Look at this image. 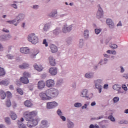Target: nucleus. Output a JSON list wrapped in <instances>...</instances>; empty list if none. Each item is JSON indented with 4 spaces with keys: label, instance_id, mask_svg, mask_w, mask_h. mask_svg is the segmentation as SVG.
<instances>
[{
    "label": "nucleus",
    "instance_id": "obj_62",
    "mask_svg": "<svg viewBox=\"0 0 128 128\" xmlns=\"http://www.w3.org/2000/svg\"><path fill=\"white\" fill-rule=\"evenodd\" d=\"M33 8H34V9L38 8V5L34 6Z\"/></svg>",
    "mask_w": 128,
    "mask_h": 128
},
{
    "label": "nucleus",
    "instance_id": "obj_6",
    "mask_svg": "<svg viewBox=\"0 0 128 128\" xmlns=\"http://www.w3.org/2000/svg\"><path fill=\"white\" fill-rule=\"evenodd\" d=\"M38 124V122L36 120H29L27 122V126H28V128H32L37 126Z\"/></svg>",
    "mask_w": 128,
    "mask_h": 128
},
{
    "label": "nucleus",
    "instance_id": "obj_29",
    "mask_svg": "<svg viewBox=\"0 0 128 128\" xmlns=\"http://www.w3.org/2000/svg\"><path fill=\"white\" fill-rule=\"evenodd\" d=\"M74 126V124L72 121H68L67 124V127L68 128H73Z\"/></svg>",
    "mask_w": 128,
    "mask_h": 128
},
{
    "label": "nucleus",
    "instance_id": "obj_53",
    "mask_svg": "<svg viewBox=\"0 0 128 128\" xmlns=\"http://www.w3.org/2000/svg\"><path fill=\"white\" fill-rule=\"evenodd\" d=\"M42 44H45L46 46H48V42H46V39L44 40Z\"/></svg>",
    "mask_w": 128,
    "mask_h": 128
},
{
    "label": "nucleus",
    "instance_id": "obj_38",
    "mask_svg": "<svg viewBox=\"0 0 128 128\" xmlns=\"http://www.w3.org/2000/svg\"><path fill=\"white\" fill-rule=\"evenodd\" d=\"M90 105V102H87L83 106H82V110H84V108H88V106Z\"/></svg>",
    "mask_w": 128,
    "mask_h": 128
},
{
    "label": "nucleus",
    "instance_id": "obj_45",
    "mask_svg": "<svg viewBox=\"0 0 128 128\" xmlns=\"http://www.w3.org/2000/svg\"><path fill=\"white\" fill-rule=\"evenodd\" d=\"M118 100H120V98H118V97H114L113 98V102L114 103L118 102Z\"/></svg>",
    "mask_w": 128,
    "mask_h": 128
},
{
    "label": "nucleus",
    "instance_id": "obj_41",
    "mask_svg": "<svg viewBox=\"0 0 128 128\" xmlns=\"http://www.w3.org/2000/svg\"><path fill=\"white\" fill-rule=\"evenodd\" d=\"M6 106L7 108H10L12 106V102L10 100H8L6 102Z\"/></svg>",
    "mask_w": 128,
    "mask_h": 128
},
{
    "label": "nucleus",
    "instance_id": "obj_1",
    "mask_svg": "<svg viewBox=\"0 0 128 128\" xmlns=\"http://www.w3.org/2000/svg\"><path fill=\"white\" fill-rule=\"evenodd\" d=\"M47 94L49 96L48 98L52 100V98H54L58 96L60 91L58 89L56 88H49L48 89Z\"/></svg>",
    "mask_w": 128,
    "mask_h": 128
},
{
    "label": "nucleus",
    "instance_id": "obj_4",
    "mask_svg": "<svg viewBox=\"0 0 128 128\" xmlns=\"http://www.w3.org/2000/svg\"><path fill=\"white\" fill-rule=\"evenodd\" d=\"M58 106V104L56 102H48L46 103V108L48 110H52V108H56Z\"/></svg>",
    "mask_w": 128,
    "mask_h": 128
},
{
    "label": "nucleus",
    "instance_id": "obj_48",
    "mask_svg": "<svg viewBox=\"0 0 128 128\" xmlns=\"http://www.w3.org/2000/svg\"><path fill=\"white\" fill-rule=\"evenodd\" d=\"M5 36H6V40H8L10 38H12V36L10 34H6Z\"/></svg>",
    "mask_w": 128,
    "mask_h": 128
},
{
    "label": "nucleus",
    "instance_id": "obj_34",
    "mask_svg": "<svg viewBox=\"0 0 128 128\" xmlns=\"http://www.w3.org/2000/svg\"><path fill=\"white\" fill-rule=\"evenodd\" d=\"M4 120H5V122H6V124H10L11 122H10V118L8 117L5 118Z\"/></svg>",
    "mask_w": 128,
    "mask_h": 128
},
{
    "label": "nucleus",
    "instance_id": "obj_59",
    "mask_svg": "<svg viewBox=\"0 0 128 128\" xmlns=\"http://www.w3.org/2000/svg\"><path fill=\"white\" fill-rule=\"evenodd\" d=\"M2 32H10V31L8 29L3 28Z\"/></svg>",
    "mask_w": 128,
    "mask_h": 128
},
{
    "label": "nucleus",
    "instance_id": "obj_50",
    "mask_svg": "<svg viewBox=\"0 0 128 128\" xmlns=\"http://www.w3.org/2000/svg\"><path fill=\"white\" fill-rule=\"evenodd\" d=\"M62 84V81L58 80L56 83V86H60Z\"/></svg>",
    "mask_w": 128,
    "mask_h": 128
},
{
    "label": "nucleus",
    "instance_id": "obj_36",
    "mask_svg": "<svg viewBox=\"0 0 128 128\" xmlns=\"http://www.w3.org/2000/svg\"><path fill=\"white\" fill-rule=\"evenodd\" d=\"M6 96H7L8 98H12V95L10 92L8 91L6 92Z\"/></svg>",
    "mask_w": 128,
    "mask_h": 128
},
{
    "label": "nucleus",
    "instance_id": "obj_33",
    "mask_svg": "<svg viewBox=\"0 0 128 128\" xmlns=\"http://www.w3.org/2000/svg\"><path fill=\"white\" fill-rule=\"evenodd\" d=\"M94 76V74L92 73H86L85 74V78H92Z\"/></svg>",
    "mask_w": 128,
    "mask_h": 128
},
{
    "label": "nucleus",
    "instance_id": "obj_40",
    "mask_svg": "<svg viewBox=\"0 0 128 128\" xmlns=\"http://www.w3.org/2000/svg\"><path fill=\"white\" fill-rule=\"evenodd\" d=\"M16 92L19 94H20L21 96H22L24 94V91L22 90L20 88H18L16 90Z\"/></svg>",
    "mask_w": 128,
    "mask_h": 128
},
{
    "label": "nucleus",
    "instance_id": "obj_60",
    "mask_svg": "<svg viewBox=\"0 0 128 128\" xmlns=\"http://www.w3.org/2000/svg\"><path fill=\"white\" fill-rule=\"evenodd\" d=\"M123 78H125L127 79L128 78V74H125L123 76Z\"/></svg>",
    "mask_w": 128,
    "mask_h": 128
},
{
    "label": "nucleus",
    "instance_id": "obj_20",
    "mask_svg": "<svg viewBox=\"0 0 128 128\" xmlns=\"http://www.w3.org/2000/svg\"><path fill=\"white\" fill-rule=\"evenodd\" d=\"M24 104L26 108H32V106H34V104H32V102L29 100H26L24 102Z\"/></svg>",
    "mask_w": 128,
    "mask_h": 128
},
{
    "label": "nucleus",
    "instance_id": "obj_28",
    "mask_svg": "<svg viewBox=\"0 0 128 128\" xmlns=\"http://www.w3.org/2000/svg\"><path fill=\"white\" fill-rule=\"evenodd\" d=\"M122 87H120V85L116 84L112 86V88L114 90H120Z\"/></svg>",
    "mask_w": 128,
    "mask_h": 128
},
{
    "label": "nucleus",
    "instance_id": "obj_7",
    "mask_svg": "<svg viewBox=\"0 0 128 128\" xmlns=\"http://www.w3.org/2000/svg\"><path fill=\"white\" fill-rule=\"evenodd\" d=\"M30 74L28 72H23V76L21 77L20 80H28V78H30Z\"/></svg>",
    "mask_w": 128,
    "mask_h": 128
},
{
    "label": "nucleus",
    "instance_id": "obj_35",
    "mask_svg": "<svg viewBox=\"0 0 128 128\" xmlns=\"http://www.w3.org/2000/svg\"><path fill=\"white\" fill-rule=\"evenodd\" d=\"M82 103L80 102H76L74 104V106L75 108H81V106H82Z\"/></svg>",
    "mask_w": 128,
    "mask_h": 128
},
{
    "label": "nucleus",
    "instance_id": "obj_16",
    "mask_svg": "<svg viewBox=\"0 0 128 128\" xmlns=\"http://www.w3.org/2000/svg\"><path fill=\"white\" fill-rule=\"evenodd\" d=\"M107 24L109 26L110 28H114V24L112 22V20L110 19H107L106 20Z\"/></svg>",
    "mask_w": 128,
    "mask_h": 128
},
{
    "label": "nucleus",
    "instance_id": "obj_63",
    "mask_svg": "<svg viewBox=\"0 0 128 128\" xmlns=\"http://www.w3.org/2000/svg\"><path fill=\"white\" fill-rule=\"evenodd\" d=\"M89 128H94V125L91 124Z\"/></svg>",
    "mask_w": 128,
    "mask_h": 128
},
{
    "label": "nucleus",
    "instance_id": "obj_8",
    "mask_svg": "<svg viewBox=\"0 0 128 128\" xmlns=\"http://www.w3.org/2000/svg\"><path fill=\"white\" fill-rule=\"evenodd\" d=\"M72 30V25L68 26V24H66L64 26L62 32L64 34H66V32H70Z\"/></svg>",
    "mask_w": 128,
    "mask_h": 128
},
{
    "label": "nucleus",
    "instance_id": "obj_25",
    "mask_svg": "<svg viewBox=\"0 0 128 128\" xmlns=\"http://www.w3.org/2000/svg\"><path fill=\"white\" fill-rule=\"evenodd\" d=\"M10 116L12 120H16V118H18V116H16V114L12 111L10 112Z\"/></svg>",
    "mask_w": 128,
    "mask_h": 128
},
{
    "label": "nucleus",
    "instance_id": "obj_58",
    "mask_svg": "<svg viewBox=\"0 0 128 128\" xmlns=\"http://www.w3.org/2000/svg\"><path fill=\"white\" fill-rule=\"evenodd\" d=\"M96 102H94L91 103L90 106H96Z\"/></svg>",
    "mask_w": 128,
    "mask_h": 128
},
{
    "label": "nucleus",
    "instance_id": "obj_30",
    "mask_svg": "<svg viewBox=\"0 0 128 128\" xmlns=\"http://www.w3.org/2000/svg\"><path fill=\"white\" fill-rule=\"evenodd\" d=\"M56 14H58L56 10H54L52 12L48 14V16H50V18H54V16Z\"/></svg>",
    "mask_w": 128,
    "mask_h": 128
},
{
    "label": "nucleus",
    "instance_id": "obj_64",
    "mask_svg": "<svg viewBox=\"0 0 128 128\" xmlns=\"http://www.w3.org/2000/svg\"><path fill=\"white\" fill-rule=\"evenodd\" d=\"M94 128H100V126H98V125L96 124L94 125Z\"/></svg>",
    "mask_w": 128,
    "mask_h": 128
},
{
    "label": "nucleus",
    "instance_id": "obj_22",
    "mask_svg": "<svg viewBox=\"0 0 128 128\" xmlns=\"http://www.w3.org/2000/svg\"><path fill=\"white\" fill-rule=\"evenodd\" d=\"M50 48L52 52L54 53L58 52V47H56L55 45L52 44L50 46Z\"/></svg>",
    "mask_w": 128,
    "mask_h": 128
},
{
    "label": "nucleus",
    "instance_id": "obj_9",
    "mask_svg": "<svg viewBox=\"0 0 128 128\" xmlns=\"http://www.w3.org/2000/svg\"><path fill=\"white\" fill-rule=\"evenodd\" d=\"M98 11L97 12L96 14V17L98 18H102L104 16V11L102 10V7H100V5H98Z\"/></svg>",
    "mask_w": 128,
    "mask_h": 128
},
{
    "label": "nucleus",
    "instance_id": "obj_11",
    "mask_svg": "<svg viewBox=\"0 0 128 128\" xmlns=\"http://www.w3.org/2000/svg\"><path fill=\"white\" fill-rule=\"evenodd\" d=\"M20 52H22V54H28L30 52V48L28 47L21 48H20Z\"/></svg>",
    "mask_w": 128,
    "mask_h": 128
},
{
    "label": "nucleus",
    "instance_id": "obj_19",
    "mask_svg": "<svg viewBox=\"0 0 128 128\" xmlns=\"http://www.w3.org/2000/svg\"><path fill=\"white\" fill-rule=\"evenodd\" d=\"M30 82L29 80H18L16 81V84L18 86H20L22 84H26Z\"/></svg>",
    "mask_w": 128,
    "mask_h": 128
},
{
    "label": "nucleus",
    "instance_id": "obj_5",
    "mask_svg": "<svg viewBox=\"0 0 128 128\" xmlns=\"http://www.w3.org/2000/svg\"><path fill=\"white\" fill-rule=\"evenodd\" d=\"M40 96L42 100H50V98H48L50 96L48 94V90L45 91V93L44 92L40 93Z\"/></svg>",
    "mask_w": 128,
    "mask_h": 128
},
{
    "label": "nucleus",
    "instance_id": "obj_14",
    "mask_svg": "<svg viewBox=\"0 0 128 128\" xmlns=\"http://www.w3.org/2000/svg\"><path fill=\"white\" fill-rule=\"evenodd\" d=\"M49 62L52 66H56V59L54 57L50 56L48 58Z\"/></svg>",
    "mask_w": 128,
    "mask_h": 128
},
{
    "label": "nucleus",
    "instance_id": "obj_46",
    "mask_svg": "<svg viewBox=\"0 0 128 128\" xmlns=\"http://www.w3.org/2000/svg\"><path fill=\"white\" fill-rule=\"evenodd\" d=\"M94 31L96 34H98L102 32V29L96 28Z\"/></svg>",
    "mask_w": 128,
    "mask_h": 128
},
{
    "label": "nucleus",
    "instance_id": "obj_61",
    "mask_svg": "<svg viewBox=\"0 0 128 128\" xmlns=\"http://www.w3.org/2000/svg\"><path fill=\"white\" fill-rule=\"evenodd\" d=\"M120 68H121V72H124V68H122V66H120Z\"/></svg>",
    "mask_w": 128,
    "mask_h": 128
},
{
    "label": "nucleus",
    "instance_id": "obj_31",
    "mask_svg": "<svg viewBox=\"0 0 128 128\" xmlns=\"http://www.w3.org/2000/svg\"><path fill=\"white\" fill-rule=\"evenodd\" d=\"M10 84V82L8 80H2L0 82L1 86H8Z\"/></svg>",
    "mask_w": 128,
    "mask_h": 128
},
{
    "label": "nucleus",
    "instance_id": "obj_12",
    "mask_svg": "<svg viewBox=\"0 0 128 128\" xmlns=\"http://www.w3.org/2000/svg\"><path fill=\"white\" fill-rule=\"evenodd\" d=\"M95 88L98 90L99 94L102 92V86H100V82L98 81H94Z\"/></svg>",
    "mask_w": 128,
    "mask_h": 128
},
{
    "label": "nucleus",
    "instance_id": "obj_26",
    "mask_svg": "<svg viewBox=\"0 0 128 128\" xmlns=\"http://www.w3.org/2000/svg\"><path fill=\"white\" fill-rule=\"evenodd\" d=\"M6 74L4 68L0 67V76H6Z\"/></svg>",
    "mask_w": 128,
    "mask_h": 128
},
{
    "label": "nucleus",
    "instance_id": "obj_42",
    "mask_svg": "<svg viewBox=\"0 0 128 128\" xmlns=\"http://www.w3.org/2000/svg\"><path fill=\"white\" fill-rule=\"evenodd\" d=\"M57 114H58V116L60 117L62 116V110H60V109H58L57 110Z\"/></svg>",
    "mask_w": 128,
    "mask_h": 128
},
{
    "label": "nucleus",
    "instance_id": "obj_57",
    "mask_svg": "<svg viewBox=\"0 0 128 128\" xmlns=\"http://www.w3.org/2000/svg\"><path fill=\"white\" fill-rule=\"evenodd\" d=\"M11 6H12L14 8H16H16H18V6H16V4H11Z\"/></svg>",
    "mask_w": 128,
    "mask_h": 128
},
{
    "label": "nucleus",
    "instance_id": "obj_37",
    "mask_svg": "<svg viewBox=\"0 0 128 128\" xmlns=\"http://www.w3.org/2000/svg\"><path fill=\"white\" fill-rule=\"evenodd\" d=\"M108 118V120H110L111 122H116V119L114 118V116L112 115L109 116Z\"/></svg>",
    "mask_w": 128,
    "mask_h": 128
},
{
    "label": "nucleus",
    "instance_id": "obj_54",
    "mask_svg": "<svg viewBox=\"0 0 128 128\" xmlns=\"http://www.w3.org/2000/svg\"><path fill=\"white\" fill-rule=\"evenodd\" d=\"M122 88L124 90H126V91L128 90V88L126 87V86L124 84L122 85Z\"/></svg>",
    "mask_w": 128,
    "mask_h": 128
},
{
    "label": "nucleus",
    "instance_id": "obj_27",
    "mask_svg": "<svg viewBox=\"0 0 128 128\" xmlns=\"http://www.w3.org/2000/svg\"><path fill=\"white\" fill-rule=\"evenodd\" d=\"M0 96H1L2 100H4L6 98V92H4V90H0Z\"/></svg>",
    "mask_w": 128,
    "mask_h": 128
},
{
    "label": "nucleus",
    "instance_id": "obj_23",
    "mask_svg": "<svg viewBox=\"0 0 128 128\" xmlns=\"http://www.w3.org/2000/svg\"><path fill=\"white\" fill-rule=\"evenodd\" d=\"M28 64L26 63H24L23 64L20 65L19 68L22 70H26V68H28Z\"/></svg>",
    "mask_w": 128,
    "mask_h": 128
},
{
    "label": "nucleus",
    "instance_id": "obj_3",
    "mask_svg": "<svg viewBox=\"0 0 128 128\" xmlns=\"http://www.w3.org/2000/svg\"><path fill=\"white\" fill-rule=\"evenodd\" d=\"M38 114V112L32 111L28 114L25 112L24 117L26 120H32L34 116H36Z\"/></svg>",
    "mask_w": 128,
    "mask_h": 128
},
{
    "label": "nucleus",
    "instance_id": "obj_44",
    "mask_svg": "<svg viewBox=\"0 0 128 128\" xmlns=\"http://www.w3.org/2000/svg\"><path fill=\"white\" fill-rule=\"evenodd\" d=\"M84 46V40L82 39H80V40L79 47L82 48Z\"/></svg>",
    "mask_w": 128,
    "mask_h": 128
},
{
    "label": "nucleus",
    "instance_id": "obj_10",
    "mask_svg": "<svg viewBox=\"0 0 128 128\" xmlns=\"http://www.w3.org/2000/svg\"><path fill=\"white\" fill-rule=\"evenodd\" d=\"M41 126L42 128H48L50 126V123L46 120H43L41 121Z\"/></svg>",
    "mask_w": 128,
    "mask_h": 128
},
{
    "label": "nucleus",
    "instance_id": "obj_55",
    "mask_svg": "<svg viewBox=\"0 0 128 128\" xmlns=\"http://www.w3.org/2000/svg\"><path fill=\"white\" fill-rule=\"evenodd\" d=\"M108 84H104V88L105 90H108Z\"/></svg>",
    "mask_w": 128,
    "mask_h": 128
},
{
    "label": "nucleus",
    "instance_id": "obj_21",
    "mask_svg": "<svg viewBox=\"0 0 128 128\" xmlns=\"http://www.w3.org/2000/svg\"><path fill=\"white\" fill-rule=\"evenodd\" d=\"M17 124L18 128H26V124H24V123H22V122H20V120H18Z\"/></svg>",
    "mask_w": 128,
    "mask_h": 128
},
{
    "label": "nucleus",
    "instance_id": "obj_2",
    "mask_svg": "<svg viewBox=\"0 0 128 128\" xmlns=\"http://www.w3.org/2000/svg\"><path fill=\"white\" fill-rule=\"evenodd\" d=\"M28 40L33 44H36L38 42V38L34 33H32L28 36Z\"/></svg>",
    "mask_w": 128,
    "mask_h": 128
},
{
    "label": "nucleus",
    "instance_id": "obj_49",
    "mask_svg": "<svg viewBox=\"0 0 128 128\" xmlns=\"http://www.w3.org/2000/svg\"><path fill=\"white\" fill-rule=\"evenodd\" d=\"M110 48H117L118 45H116V44H112L110 45Z\"/></svg>",
    "mask_w": 128,
    "mask_h": 128
},
{
    "label": "nucleus",
    "instance_id": "obj_43",
    "mask_svg": "<svg viewBox=\"0 0 128 128\" xmlns=\"http://www.w3.org/2000/svg\"><path fill=\"white\" fill-rule=\"evenodd\" d=\"M19 18V20H22L24 18V14H20L18 16Z\"/></svg>",
    "mask_w": 128,
    "mask_h": 128
},
{
    "label": "nucleus",
    "instance_id": "obj_18",
    "mask_svg": "<svg viewBox=\"0 0 128 128\" xmlns=\"http://www.w3.org/2000/svg\"><path fill=\"white\" fill-rule=\"evenodd\" d=\"M88 90L84 89L81 92L80 96L82 98H88Z\"/></svg>",
    "mask_w": 128,
    "mask_h": 128
},
{
    "label": "nucleus",
    "instance_id": "obj_24",
    "mask_svg": "<svg viewBox=\"0 0 128 128\" xmlns=\"http://www.w3.org/2000/svg\"><path fill=\"white\" fill-rule=\"evenodd\" d=\"M34 68H36V70H38V72H42V66H38L37 64H34Z\"/></svg>",
    "mask_w": 128,
    "mask_h": 128
},
{
    "label": "nucleus",
    "instance_id": "obj_56",
    "mask_svg": "<svg viewBox=\"0 0 128 128\" xmlns=\"http://www.w3.org/2000/svg\"><path fill=\"white\" fill-rule=\"evenodd\" d=\"M7 56L9 60H12V59L14 58V56H11L10 54L7 55Z\"/></svg>",
    "mask_w": 128,
    "mask_h": 128
},
{
    "label": "nucleus",
    "instance_id": "obj_47",
    "mask_svg": "<svg viewBox=\"0 0 128 128\" xmlns=\"http://www.w3.org/2000/svg\"><path fill=\"white\" fill-rule=\"evenodd\" d=\"M54 34H56V36H58V34H60V30L56 29L55 30H54Z\"/></svg>",
    "mask_w": 128,
    "mask_h": 128
},
{
    "label": "nucleus",
    "instance_id": "obj_39",
    "mask_svg": "<svg viewBox=\"0 0 128 128\" xmlns=\"http://www.w3.org/2000/svg\"><path fill=\"white\" fill-rule=\"evenodd\" d=\"M0 40L1 42H4V40H6V35H2L0 36Z\"/></svg>",
    "mask_w": 128,
    "mask_h": 128
},
{
    "label": "nucleus",
    "instance_id": "obj_32",
    "mask_svg": "<svg viewBox=\"0 0 128 128\" xmlns=\"http://www.w3.org/2000/svg\"><path fill=\"white\" fill-rule=\"evenodd\" d=\"M16 20L6 21V22H8V24H14L15 26H18V24H16Z\"/></svg>",
    "mask_w": 128,
    "mask_h": 128
},
{
    "label": "nucleus",
    "instance_id": "obj_15",
    "mask_svg": "<svg viewBox=\"0 0 128 128\" xmlns=\"http://www.w3.org/2000/svg\"><path fill=\"white\" fill-rule=\"evenodd\" d=\"M49 72L52 76H56L58 74V69L56 68H50Z\"/></svg>",
    "mask_w": 128,
    "mask_h": 128
},
{
    "label": "nucleus",
    "instance_id": "obj_51",
    "mask_svg": "<svg viewBox=\"0 0 128 128\" xmlns=\"http://www.w3.org/2000/svg\"><path fill=\"white\" fill-rule=\"evenodd\" d=\"M60 118L63 122H66V118L64 116H62V115L60 116Z\"/></svg>",
    "mask_w": 128,
    "mask_h": 128
},
{
    "label": "nucleus",
    "instance_id": "obj_13",
    "mask_svg": "<svg viewBox=\"0 0 128 128\" xmlns=\"http://www.w3.org/2000/svg\"><path fill=\"white\" fill-rule=\"evenodd\" d=\"M46 86V82L44 80H40L38 82V90H42Z\"/></svg>",
    "mask_w": 128,
    "mask_h": 128
},
{
    "label": "nucleus",
    "instance_id": "obj_17",
    "mask_svg": "<svg viewBox=\"0 0 128 128\" xmlns=\"http://www.w3.org/2000/svg\"><path fill=\"white\" fill-rule=\"evenodd\" d=\"M54 80H46V86L48 88H52L54 86Z\"/></svg>",
    "mask_w": 128,
    "mask_h": 128
},
{
    "label": "nucleus",
    "instance_id": "obj_52",
    "mask_svg": "<svg viewBox=\"0 0 128 128\" xmlns=\"http://www.w3.org/2000/svg\"><path fill=\"white\" fill-rule=\"evenodd\" d=\"M84 36H88V30H86L84 31Z\"/></svg>",
    "mask_w": 128,
    "mask_h": 128
}]
</instances>
